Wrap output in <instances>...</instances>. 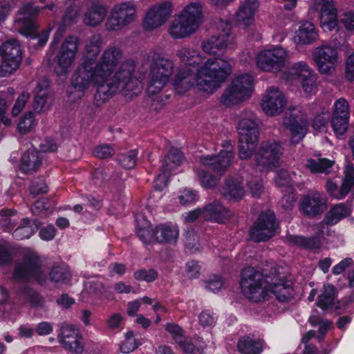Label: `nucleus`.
<instances>
[{"label":"nucleus","instance_id":"1","mask_svg":"<svg viewBox=\"0 0 354 354\" xmlns=\"http://www.w3.org/2000/svg\"><path fill=\"white\" fill-rule=\"evenodd\" d=\"M123 57L120 48L109 46L102 52L95 64L89 84L97 86L94 99L97 105L105 102L117 92L125 95H138L142 90V82L135 75L136 64L132 59L122 62L114 75L111 77L115 67Z\"/></svg>","mask_w":354,"mask_h":354},{"label":"nucleus","instance_id":"27","mask_svg":"<svg viewBox=\"0 0 354 354\" xmlns=\"http://www.w3.org/2000/svg\"><path fill=\"white\" fill-rule=\"evenodd\" d=\"M259 7V3L257 0L242 1L236 12V21L244 27L251 26Z\"/></svg>","mask_w":354,"mask_h":354},{"label":"nucleus","instance_id":"40","mask_svg":"<svg viewBox=\"0 0 354 354\" xmlns=\"http://www.w3.org/2000/svg\"><path fill=\"white\" fill-rule=\"evenodd\" d=\"M299 43L310 44L317 38V33L313 23L306 21L303 23L296 32Z\"/></svg>","mask_w":354,"mask_h":354},{"label":"nucleus","instance_id":"32","mask_svg":"<svg viewBox=\"0 0 354 354\" xmlns=\"http://www.w3.org/2000/svg\"><path fill=\"white\" fill-rule=\"evenodd\" d=\"M197 29L180 15H178L172 21L169 32L173 38L183 39L192 35Z\"/></svg>","mask_w":354,"mask_h":354},{"label":"nucleus","instance_id":"59","mask_svg":"<svg viewBox=\"0 0 354 354\" xmlns=\"http://www.w3.org/2000/svg\"><path fill=\"white\" fill-rule=\"evenodd\" d=\"M114 153V149L106 144L97 146L93 151V155L100 159L110 158L113 156Z\"/></svg>","mask_w":354,"mask_h":354},{"label":"nucleus","instance_id":"12","mask_svg":"<svg viewBox=\"0 0 354 354\" xmlns=\"http://www.w3.org/2000/svg\"><path fill=\"white\" fill-rule=\"evenodd\" d=\"M216 28L219 32L202 42V49L209 55L224 52L234 41V37L231 34V24L229 21L219 19Z\"/></svg>","mask_w":354,"mask_h":354},{"label":"nucleus","instance_id":"21","mask_svg":"<svg viewBox=\"0 0 354 354\" xmlns=\"http://www.w3.org/2000/svg\"><path fill=\"white\" fill-rule=\"evenodd\" d=\"M183 160V154L178 149L171 148L162 161L160 173L155 180V188L160 190L167 184L168 178L172 170L178 167Z\"/></svg>","mask_w":354,"mask_h":354},{"label":"nucleus","instance_id":"3","mask_svg":"<svg viewBox=\"0 0 354 354\" xmlns=\"http://www.w3.org/2000/svg\"><path fill=\"white\" fill-rule=\"evenodd\" d=\"M102 46V37L100 33L92 35L86 41L82 62L74 72L71 80V88L83 93L89 87V78L97 62V57Z\"/></svg>","mask_w":354,"mask_h":354},{"label":"nucleus","instance_id":"53","mask_svg":"<svg viewBox=\"0 0 354 354\" xmlns=\"http://www.w3.org/2000/svg\"><path fill=\"white\" fill-rule=\"evenodd\" d=\"M35 124L34 114L32 112H28L19 120V131L21 134H26L35 127Z\"/></svg>","mask_w":354,"mask_h":354},{"label":"nucleus","instance_id":"18","mask_svg":"<svg viewBox=\"0 0 354 354\" xmlns=\"http://www.w3.org/2000/svg\"><path fill=\"white\" fill-rule=\"evenodd\" d=\"M272 277L270 281L269 292L274 294L281 302H286L293 298L292 282L286 279L284 274L281 273L279 268L272 266Z\"/></svg>","mask_w":354,"mask_h":354},{"label":"nucleus","instance_id":"26","mask_svg":"<svg viewBox=\"0 0 354 354\" xmlns=\"http://www.w3.org/2000/svg\"><path fill=\"white\" fill-rule=\"evenodd\" d=\"M237 130L239 137L259 139V131L256 115L250 110L243 111L240 115Z\"/></svg>","mask_w":354,"mask_h":354},{"label":"nucleus","instance_id":"34","mask_svg":"<svg viewBox=\"0 0 354 354\" xmlns=\"http://www.w3.org/2000/svg\"><path fill=\"white\" fill-rule=\"evenodd\" d=\"M221 193L227 199L239 201L243 198L245 192L239 178L229 176L225 181Z\"/></svg>","mask_w":354,"mask_h":354},{"label":"nucleus","instance_id":"35","mask_svg":"<svg viewBox=\"0 0 354 354\" xmlns=\"http://www.w3.org/2000/svg\"><path fill=\"white\" fill-rule=\"evenodd\" d=\"M107 15V8L100 3H93L85 12L83 22L88 26H97L101 24Z\"/></svg>","mask_w":354,"mask_h":354},{"label":"nucleus","instance_id":"22","mask_svg":"<svg viewBox=\"0 0 354 354\" xmlns=\"http://www.w3.org/2000/svg\"><path fill=\"white\" fill-rule=\"evenodd\" d=\"M58 339L63 347L71 353L80 354L84 351L82 337L79 329L73 325H64Z\"/></svg>","mask_w":354,"mask_h":354},{"label":"nucleus","instance_id":"23","mask_svg":"<svg viewBox=\"0 0 354 354\" xmlns=\"http://www.w3.org/2000/svg\"><path fill=\"white\" fill-rule=\"evenodd\" d=\"M286 105V99L283 93L277 88L270 87L262 100V109L268 115L280 114Z\"/></svg>","mask_w":354,"mask_h":354},{"label":"nucleus","instance_id":"38","mask_svg":"<svg viewBox=\"0 0 354 354\" xmlns=\"http://www.w3.org/2000/svg\"><path fill=\"white\" fill-rule=\"evenodd\" d=\"M237 349L242 354H260L263 350V342L260 339L244 336L237 342Z\"/></svg>","mask_w":354,"mask_h":354},{"label":"nucleus","instance_id":"43","mask_svg":"<svg viewBox=\"0 0 354 354\" xmlns=\"http://www.w3.org/2000/svg\"><path fill=\"white\" fill-rule=\"evenodd\" d=\"M19 296L34 308L41 307L44 303L42 297L29 286L23 287L19 292Z\"/></svg>","mask_w":354,"mask_h":354},{"label":"nucleus","instance_id":"17","mask_svg":"<svg viewBox=\"0 0 354 354\" xmlns=\"http://www.w3.org/2000/svg\"><path fill=\"white\" fill-rule=\"evenodd\" d=\"M173 7L172 3L169 1L157 3L151 6L144 18L145 29L152 30L165 24L172 13Z\"/></svg>","mask_w":354,"mask_h":354},{"label":"nucleus","instance_id":"45","mask_svg":"<svg viewBox=\"0 0 354 354\" xmlns=\"http://www.w3.org/2000/svg\"><path fill=\"white\" fill-rule=\"evenodd\" d=\"M287 239L290 243L306 249H317L321 245L320 240L317 236L306 238L302 236L289 235Z\"/></svg>","mask_w":354,"mask_h":354},{"label":"nucleus","instance_id":"19","mask_svg":"<svg viewBox=\"0 0 354 354\" xmlns=\"http://www.w3.org/2000/svg\"><path fill=\"white\" fill-rule=\"evenodd\" d=\"M313 55L319 71L324 75L331 74L338 61L337 49L330 45H321L315 49Z\"/></svg>","mask_w":354,"mask_h":354},{"label":"nucleus","instance_id":"16","mask_svg":"<svg viewBox=\"0 0 354 354\" xmlns=\"http://www.w3.org/2000/svg\"><path fill=\"white\" fill-rule=\"evenodd\" d=\"M278 224L273 212H263L250 230V236L257 243L264 242L277 234Z\"/></svg>","mask_w":354,"mask_h":354},{"label":"nucleus","instance_id":"20","mask_svg":"<svg viewBox=\"0 0 354 354\" xmlns=\"http://www.w3.org/2000/svg\"><path fill=\"white\" fill-rule=\"evenodd\" d=\"M326 197L323 193L310 190L304 195L299 203L300 210L306 216L314 217L322 214L327 208Z\"/></svg>","mask_w":354,"mask_h":354},{"label":"nucleus","instance_id":"56","mask_svg":"<svg viewBox=\"0 0 354 354\" xmlns=\"http://www.w3.org/2000/svg\"><path fill=\"white\" fill-rule=\"evenodd\" d=\"M139 239L145 243H152L155 241L154 231L150 226L138 227L136 230Z\"/></svg>","mask_w":354,"mask_h":354},{"label":"nucleus","instance_id":"61","mask_svg":"<svg viewBox=\"0 0 354 354\" xmlns=\"http://www.w3.org/2000/svg\"><path fill=\"white\" fill-rule=\"evenodd\" d=\"M334 108L333 115L349 117V106L345 99L337 100L334 104Z\"/></svg>","mask_w":354,"mask_h":354},{"label":"nucleus","instance_id":"6","mask_svg":"<svg viewBox=\"0 0 354 354\" xmlns=\"http://www.w3.org/2000/svg\"><path fill=\"white\" fill-rule=\"evenodd\" d=\"M13 277L24 282L36 281L41 284L46 282L42 261L35 251L30 249L24 251L22 259L15 265Z\"/></svg>","mask_w":354,"mask_h":354},{"label":"nucleus","instance_id":"10","mask_svg":"<svg viewBox=\"0 0 354 354\" xmlns=\"http://www.w3.org/2000/svg\"><path fill=\"white\" fill-rule=\"evenodd\" d=\"M41 9L33 3H24L18 10L15 19V26L20 34L26 37L35 38L39 28L36 19Z\"/></svg>","mask_w":354,"mask_h":354},{"label":"nucleus","instance_id":"30","mask_svg":"<svg viewBox=\"0 0 354 354\" xmlns=\"http://www.w3.org/2000/svg\"><path fill=\"white\" fill-rule=\"evenodd\" d=\"M203 209V218L207 221L223 223L230 216L229 210L218 201L207 204Z\"/></svg>","mask_w":354,"mask_h":354},{"label":"nucleus","instance_id":"15","mask_svg":"<svg viewBox=\"0 0 354 354\" xmlns=\"http://www.w3.org/2000/svg\"><path fill=\"white\" fill-rule=\"evenodd\" d=\"M309 120L307 115L299 109H289L283 118V124L290 132V141L298 144L305 136Z\"/></svg>","mask_w":354,"mask_h":354},{"label":"nucleus","instance_id":"63","mask_svg":"<svg viewBox=\"0 0 354 354\" xmlns=\"http://www.w3.org/2000/svg\"><path fill=\"white\" fill-rule=\"evenodd\" d=\"M79 14L80 9L77 6L69 7L62 19L64 26H69L75 22Z\"/></svg>","mask_w":354,"mask_h":354},{"label":"nucleus","instance_id":"60","mask_svg":"<svg viewBox=\"0 0 354 354\" xmlns=\"http://www.w3.org/2000/svg\"><path fill=\"white\" fill-rule=\"evenodd\" d=\"M330 114L326 112H322L317 115L313 122V127L315 129L319 131H324L326 129Z\"/></svg>","mask_w":354,"mask_h":354},{"label":"nucleus","instance_id":"55","mask_svg":"<svg viewBox=\"0 0 354 354\" xmlns=\"http://www.w3.org/2000/svg\"><path fill=\"white\" fill-rule=\"evenodd\" d=\"M348 117L333 115L331 125L337 135H343L348 125Z\"/></svg>","mask_w":354,"mask_h":354},{"label":"nucleus","instance_id":"49","mask_svg":"<svg viewBox=\"0 0 354 354\" xmlns=\"http://www.w3.org/2000/svg\"><path fill=\"white\" fill-rule=\"evenodd\" d=\"M35 232V228L30 225V220L28 218L21 219V223L15 229L12 236L15 239L23 240L29 239Z\"/></svg>","mask_w":354,"mask_h":354},{"label":"nucleus","instance_id":"28","mask_svg":"<svg viewBox=\"0 0 354 354\" xmlns=\"http://www.w3.org/2000/svg\"><path fill=\"white\" fill-rule=\"evenodd\" d=\"M322 4L319 19L322 28L325 31H331L337 25V12L333 7V0H317Z\"/></svg>","mask_w":354,"mask_h":354},{"label":"nucleus","instance_id":"64","mask_svg":"<svg viewBox=\"0 0 354 354\" xmlns=\"http://www.w3.org/2000/svg\"><path fill=\"white\" fill-rule=\"evenodd\" d=\"M50 208V202L46 198H43L37 201L31 207V212L34 214H39L41 212L48 210Z\"/></svg>","mask_w":354,"mask_h":354},{"label":"nucleus","instance_id":"46","mask_svg":"<svg viewBox=\"0 0 354 354\" xmlns=\"http://www.w3.org/2000/svg\"><path fill=\"white\" fill-rule=\"evenodd\" d=\"M259 139L239 137V155L241 159H248L254 151Z\"/></svg>","mask_w":354,"mask_h":354},{"label":"nucleus","instance_id":"41","mask_svg":"<svg viewBox=\"0 0 354 354\" xmlns=\"http://www.w3.org/2000/svg\"><path fill=\"white\" fill-rule=\"evenodd\" d=\"M335 297V288L333 285H324L318 296L317 306L323 310L333 308Z\"/></svg>","mask_w":354,"mask_h":354},{"label":"nucleus","instance_id":"13","mask_svg":"<svg viewBox=\"0 0 354 354\" xmlns=\"http://www.w3.org/2000/svg\"><path fill=\"white\" fill-rule=\"evenodd\" d=\"M79 42L77 37L70 35L62 43L56 56L57 64L55 68V73L59 75H66L73 66L77 57Z\"/></svg>","mask_w":354,"mask_h":354},{"label":"nucleus","instance_id":"48","mask_svg":"<svg viewBox=\"0 0 354 354\" xmlns=\"http://www.w3.org/2000/svg\"><path fill=\"white\" fill-rule=\"evenodd\" d=\"M333 162L326 158L317 160L309 159L306 165L312 173H329V169L333 166Z\"/></svg>","mask_w":354,"mask_h":354},{"label":"nucleus","instance_id":"39","mask_svg":"<svg viewBox=\"0 0 354 354\" xmlns=\"http://www.w3.org/2000/svg\"><path fill=\"white\" fill-rule=\"evenodd\" d=\"M71 275L68 265L64 263L54 265L49 272L50 281L57 283H68L71 280Z\"/></svg>","mask_w":354,"mask_h":354},{"label":"nucleus","instance_id":"42","mask_svg":"<svg viewBox=\"0 0 354 354\" xmlns=\"http://www.w3.org/2000/svg\"><path fill=\"white\" fill-rule=\"evenodd\" d=\"M351 209L343 203L332 207L326 214V221L330 225L337 223L342 218L349 216Z\"/></svg>","mask_w":354,"mask_h":354},{"label":"nucleus","instance_id":"54","mask_svg":"<svg viewBox=\"0 0 354 354\" xmlns=\"http://www.w3.org/2000/svg\"><path fill=\"white\" fill-rule=\"evenodd\" d=\"M196 173L201 185L205 188L214 187L218 180L213 175L203 169H196Z\"/></svg>","mask_w":354,"mask_h":354},{"label":"nucleus","instance_id":"24","mask_svg":"<svg viewBox=\"0 0 354 354\" xmlns=\"http://www.w3.org/2000/svg\"><path fill=\"white\" fill-rule=\"evenodd\" d=\"M344 174V176L339 188L331 180H328L326 185V191L328 194L337 200L344 198L351 191L352 188L354 189V167L353 165H347Z\"/></svg>","mask_w":354,"mask_h":354},{"label":"nucleus","instance_id":"51","mask_svg":"<svg viewBox=\"0 0 354 354\" xmlns=\"http://www.w3.org/2000/svg\"><path fill=\"white\" fill-rule=\"evenodd\" d=\"M313 70L304 62H299L294 64L288 70V74L292 78L301 79L310 73Z\"/></svg>","mask_w":354,"mask_h":354},{"label":"nucleus","instance_id":"57","mask_svg":"<svg viewBox=\"0 0 354 354\" xmlns=\"http://www.w3.org/2000/svg\"><path fill=\"white\" fill-rule=\"evenodd\" d=\"M29 98L30 94L26 91H23L19 95L12 109L13 116H17L22 111Z\"/></svg>","mask_w":354,"mask_h":354},{"label":"nucleus","instance_id":"11","mask_svg":"<svg viewBox=\"0 0 354 354\" xmlns=\"http://www.w3.org/2000/svg\"><path fill=\"white\" fill-rule=\"evenodd\" d=\"M290 59L289 52L281 46L261 51L256 57L257 66L263 71H281Z\"/></svg>","mask_w":354,"mask_h":354},{"label":"nucleus","instance_id":"5","mask_svg":"<svg viewBox=\"0 0 354 354\" xmlns=\"http://www.w3.org/2000/svg\"><path fill=\"white\" fill-rule=\"evenodd\" d=\"M149 68V81L147 93L155 95L167 85L174 71V63L162 52L151 51L147 55Z\"/></svg>","mask_w":354,"mask_h":354},{"label":"nucleus","instance_id":"31","mask_svg":"<svg viewBox=\"0 0 354 354\" xmlns=\"http://www.w3.org/2000/svg\"><path fill=\"white\" fill-rule=\"evenodd\" d=\"M203 3L201 0H196L188 3L179 14L192 26L198 28L202 23Z\"/></svg>","mask_w":354,"mask_h":354},{"label":"nucleus","instance_id":"9","mask_svg":"<svg viewBox=\"0 0 354 354\" xmlns=\"http://www.w3.org/2000/svg\"><path fill=\"white\" fill-rule=\"evenodd\" d=\"M283 153L281 143L275 140L263 141L255 154L254 160L259 171H270L277 167Z\"/></svg>","mask_w":354,"mask_h":354},{"label":"nucleus","instance_id":"47","mask_svg":"<svg viewBox=\"0 0 354 354\" xmlns=\"http://www.w3.org/2000/svg\"><path fill=\"white\" fill-rule=\"evenodd\" d=\"M178 57L187 66H197L200 64L201 59L199 53L194 49L183 47L180 48L177 53Z\"/></svg>","mask_w":354,"mask_h":354},{"label":"nucleus","instance_id":"7","mask_svg":"<svg viewBox=\"0 0 354 354\" xmlns=\"http://www.w3.org/2000/svg\"><path fill=\"white\" fill-rule=\"evenodd\" d=\"M252 82V77L248 74L235 77L221 96V103L229 107L244 102L251 95Z\"/></svg>","mask_w":354,"mask_h":354},{"label":"nucleus","instance_id":"62","mask_svg":"<svg viewBox=\"0 0 354 354\" xmlns=\"http://www.w3.org/2000/svg\"><path fill=\"white\" fill-rule=\"evenodd\" d=\"M48 191V187L42 178H38L32 181L30 193L32 195L45 194Z\"/></svg>","mask_w":354,"mask_h":354},{"label":"nucleus","instance_id":"58","mask_svg":"<svg viewBox=\"0 0 354 354\" xmlns=\"http://www.w3.org/2000/svg\"><path fill=\"white\" fill-rule=\"evenodd\" d=\"M134 277L139 281L152 282L158 277V273L153 269H142L134 272Z\"/></svg>","mask_w":354,"mask_h":354},{"label":"nucleus","instance_id":"33","mask_svg":"<svg viewBox=\"0 0 354 354\" xmlns=\"http://www.w3.org/2000/svg\"><path fill=\"white\" fill-rule=\"evenodd\" d=\"M41 154L34 148L28 149L22 156L20 169L25 173L37 171L42 163Z\"/></svg>","mask_w":354,"mask_h":354},{"label":"nucleus","instance_id":"14","mask_svg":"<svg viewBox=\"0 0 354 354\" xmlns=\"http://www.w3.org/2000/svg\"><path fill=\"white\" fill-rule=\"evenodd\" d=\"M0 55L2 57L0 76H8L19 68L22 60V52L19 41L15 39L6 41L0 47Z\"/></svg>","mask_w":354,"mask_h":354},{"label":"nucleus","instance_id":"4","mask_svg":"<svg viewBox=\"0 0 354 354\" xmlns=\"http://www.w3.org/2000/svg\"><path fill=\"white\" fill-rule=\"evenodd\" d=\"M273 265L275 264L271 263L261 270L253 267H248L242 271L240 286L246 297L254 302H260L266 299L269 293Z\"/></svg>","mask_w":354,"mask_h":354},{"label":"nucleus","instance_id":"52","mask_svg":"<svg viewBox=\"0 0 354 354\" xmlns=\"http://www.w3.org/2000/svg\"><path fill=\"white\" fill-rule=\"evenodd\" d=\"M301 80V84L306 93H315L317 88V77L314 71L306 74V77Z\"/></svg>","mask_w":354,"mask_h":354},{"label":"nucleus","instance_id":"25","mask_svg":"<svg viewBox=\"0 0 354 354\" xmlns=\"http://www.w3.org/2000/svg\"><path fill=\"white\" fill-rule=\"evenodd\" d=\"M232 147L228 143L225 150L218 155H207L200 157V162L214 171L222 174L232 163Z\"/></svg>","mask_w":354,"mask_h":354},{"label":"nucleus","instance_id":"50","mask_svg":"<svg viewBox=\"0 0 354 354\" xmlns=\"http://www.w3.org/2000/svg\"><path fill=\"white\" fill-rule=\"evenodd\" d=\"M138 152L136 150H131L127 153L120 154L116 161L122 167L126 169L134 168L138 160Z\"/></svg>","mask_w":354,"mask_h":354},{"label":"nucleus","instance_id":"44","mask_svg":"<svg viewBox=\"0 0 354 354\" xmlns=\"http://www.w3.org/2000/svg\"><path fill=\"white\" fill-rule=\"evenodd\" d=\"M0 216H1L0 225L5 230L8 231L12 230L19 221L21 222L22 219L14 209H1Z\"/></svg>","mask_w":354,"mask_h":354},{"label":"nucleus","instance_id":"8","mask_svg":"<svg viewBox=\"0 0 354 354\" xmlns=\"http://www.w3.org/2000/svg\"><path fill=\"white\" fill-rule=\"evenodd\" d=\"M137 17V6L133 1H123L113 6L105 27L109 32L120 31L132 24Z\"/></svg>","mask_w":354,"mask_h":354},{"label":"nucleus","instance_id":"37","mask_svg":"<svg viewBox=\"0 0 354 354\" xmlns=\"http://www.w3.org/2000/svg\"><path fill=\"white\" fill-rule=\"evenodd\" d=\"M176 343L180 348L188 354H201L205 348V343L200 337L189 338L177 337Z\"/></svg>","mask_w":354,"mask_h":354},{"label":"nucleus","instance_id":"36","mask_svg":"<svg viewBox=\"0 0 354 354\" xmlns=\"http://www.w3.org/2000/svg\"><path fill=\"white\" fill-rule=\"evenodd\" d=\"M178 230L176 226L159 225L154 230L155 241L158 243H176L178 237Z\"/></svg>","mask_w":354,"mask_h":354},{"label":"nucleus","instance_id":"29","mask_svg":"<svg viewBox=\"0 0 354 354\" xmlns=\"http://www.w3.org/2000/svg\"><path fill=\"white\" fill-rule=\"evenodd\" d=\"M53 101V95L48 91V82L42 81L36 86L33 108L38 113L46 112L50 109Z\"/></svg>","mask_w":354,"mask_h":354},{"label":"nucleus","instance_id":"2","mask_svg":"<svg viewBox=\"0 0 354 354\" xmlns=\"http://www.w3.org/2000/svg\"><path fill=\"white\" fill-rule=\"evenodd\" d=\"M231 73L232 66L228 59L209 58L198 69L196 73L189 66L180 68L174 80V88L177 93L183 94L196 84L200 90L213 93Z\"/></svg>","mask_w":354,"mask_h":354}]
</instances>
